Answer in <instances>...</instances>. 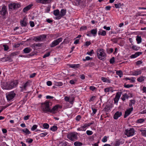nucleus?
<instances>
[{
    "label": "nucleus",
    "mask_w": 146,
    "mask_h": 146,
    "mask_svg": "<svg viewBox=\"0 0 146 146\" xmlns=\"http://www.w3.org/2000/svg\"><path fill=\"white\" fill-rule=\"evenodd\" d=\"M50 102L46 101L44 102L41 103V109L43 112L46 113L50 111V107L49 106Z\"/></svg>",
    "instance_id": "nucleus-1"
},
{
    "label": "nucleus",
    "mask_w": 146,
    "mask_h": 146,
    "mask_svg": "<svg viewBox=\"0 0 146 146\" xmlns=\"http://www.w3.org/2000/svg\"><path fill=\"white\" fill-rule=\"evenodd\" d=\"M97 56L99 59L101 60H104L106 59V56L104 50L102 48L98 49L97 50Z\"/></svg>",
    "instance_id": "nucleus-2"
},
{
    "label": "nucleus",
    "mask_w": 146,
    "mask_h": 146,
    "mask_svg": "<svg viewBox=\"0 0 146 146\" xmlns=\"http://www.w3.org/2000/svg\"><path fill=\"white\" fill-rule=\"evenodd\" d=\"M18 83L17 81L14 80L10 82L9 84H7L5 86L6 90H10L16 87Z\"/></svg>",
    "instance_id": "nucleus-3"
},
{
    "label": "nucleus",
    "mask_w": 146,
    "mask_h": 146,
    "mask_svg": "<svg viewBox=\"0 0 146 146\" xmlns=\"http://www.w3.org/2000/svg\"><path fill=\"white\" fill-rule=\"evenodd\" d=\"M136 131L133 128H131L129 129H126L125 132V134L128 137H130L133 135Z\"/></svg>",
    "instance_id": "nucleus-4"
},
{
    "label": "nucleus",
    "mask_w": 146,
    "mask_h": 146,
    "mask_svg": "<svg viewBox=\"0 0 146 146\" xmlns=\"http://www.w3.org/2000/svg\"><path fill=\"white\" fill-rule=\"evenodd\" d=\"M67 137L70 140L74 141L78 139L77 133L75 132L70 133L67 135Z\"/></svg>",
    "instance_id": "nucleus-5"
},
{
    "label": "nucleus",
    "mask_w": 146,
    "mask_h": 146,
    "mask_svg": "<svg viewBox=\"0 0 146 146\" xmlns=\"http://www.w3.org/2000/svg\"><path fill=\"white\" fill-rule=\"evenodd\" d=\"M8 7L9 9L15 10L20 7L21 5L19 3H13L9 4Z\"/></svg>",
    "instance_id": "nucleus-6"
},
{
    "label": "nucleus",
    "mask_w": 146,
    "mask_h": 146,
    "mask_svg": "<svg viewBox=\"0 0 146 146\" xmlns=\"http://www.w3.org/2000/svg\"><path fill=\"white\" fill-rule=\"evenodd\" d=\"M16 94L13 91L9 92L6 94L7 98L8 101H10L13 99L16 96Z\"/></svg>",
    "instance_id": "nucleus-7"
},
{
    "label": "nucleus",
    "mask_w": 146,
    "mask_h": 146,
    "mask_svg": "<svg viewBox=\"0 0 146 146\" xmlns=\"http://www.w3.org/2000/svg\"><path fill=\"white\" fill-rule=\"evenodd\" d=\"M61 106L59 105H56L54 106L52 109L50 108L49 112L53 114L56 113L58 109H61Z\"/></svg>",
    "instance_id": "nucleus-8"
},
{
    "label": "nucleus",
    "mask_w": 146,
    "mask_h": 146,
    "mask_svg": "<svg viewBox=\"0 0 146 146\" xmlns=\"http://www.w3.org/2000/svg\"><path fill=\"white\" fill-rule=\"evenodd\" d=\"M46 35H42L39 36L35 37L33 38V40H35L36 42L41 41L46 39Z\"/></svg>",
    "instance_id": "nucleus-9"
},
{
    "label": "nucleus",
    "mask_w": 146,
    "mask_h": 146,
    "mask_svg": "<svg viewBox=\"0 0 146 146\" xmlns=\"http://www.w3.org/2000/svg\"><path fill=\"white\" fill-rule=\"evenodd\" d=\"M62 40V38H60L54 40L50 45L51 47H53L58 45Z\"/></svg>",
    "instance_id": "nucleus-10"
},
{
    "label": "nucleus",
    "mask_w": 146,
    "mask_h": 146,
    "mask_svg": "<svg viewBox=\"0 0 146 146\" xmlns=\"http://www.w3.org/2000/svg\"><path fill=\"white\" fill-rule=\"evenodd\" d=\"M66 13V10L65 9H62L60 11V13L59 16L56 17V18L57 19H60L62 17L64 16Z\"/></svg>",
    "instance_id": "nucleus-11"
},
{
    "label": "nucleus",
    "mask_w": 146,
    "mask_h": 146,
    "mask_svg": "<svg viewBox=\"0 0 146 146\" xmlns=\"http://www.w3.org/2000/svg\"><path fill=\"white\" fill-rule=\"evenodd\" d=\"M1 61L3 62H5L7 61H8L9 62H11L13 61L12 58L11 57L9 56L7 57L2 58L1 59Z\"/></svg>",
    "instance_id": "nucleus-12"
},
{
    "label": "nucleus",
    "mask_w": 146,
    "mask_h": 146,
    "mask_svg": "<svg viewBox=\"0 0 146 146\" xmlns=\"http://www.w3.org/2000/svg\"><path fill=\"white\" fill-rule=\"evenodd\" d=\"M121 92H118L116 93L114 100L115 103H117L118 102L121 95Z\"/></svg>",
    "instance_id": "nucleus-13"
},
{
    "label": "nucleus",
    "mask_w": 146,
    "mask_h": 146,
    "mask_svg": "<svg viewBox=\"0 0 146 146\" xmlns=\"http://www.w3.org/2000/svg\"><path fill=\"white\" fill-rule=\"evenodd\" d=\"M133 107H131L129 109L127 110L125 112L124 117V118H126L131 113V112L133 110Z\"/></svg>",
    "instance_id": "nucleus-14"
},
{
    "label": "nucleus",
    "mask_w": 146,
    "mask_h": 146,
    "mask_svg": "<svg viewBox=\"0 0 146 146\" xmlns=\"http://www.w3.org/2000/svg\"><path fill=\"white\" fill-rule=\"evenodd\" d=\"M7 12V9L6 6L4 5L3 6L2 9L0 11V14L3 16H4L5 15Z\"/></svg>",
    "instance_id": "nucleus-15"
},
{
    "label": "nucleus",
    "mask_w": 146,
    "mask_h": 146,
    "mask_svg": "<svg viewBox=\"0 0 146 146\" xmlns=\"http://www.w3.org/2000/svg\"><path fill=\"white\" fill-rule=\"evenodd\" d=\"M21 25L23 27H25L27 26V19L25 17L23 20H21L20 21Z\"/></svg>",
    "instance_id": "nucleus-16"
},
{
    "label": "nucleus",
    "mask_w": 146,
    "mask_h": 146,
    "mask_svg": "<svg viewBox=\"0 0 146 146\" xmlns=\"http://www.w3.org/2000/svg\"><path fill=\"white\" fill-rule=\"evenodd\" d=\"M122 113L121 112L117 111L114 115L113 117L115 119H117L119 117L122 115Z\"/></svg>",
    "instance_id": "nucleus-17"
},
{
    "label": "nucleus",
    "mask_w": 146,
    "mask_h": 146,
    "mask_svg": "<svg viewBox=\"0 0 146 146\" xmlns=\"http://www.w3.org/2000/svg\"><path fill=\"white\" fill-rule=\"evenodd\" d=\"M51 0H36V2L37 3H41L43 4L50 3Z\"/></svg>",
    "instance_id": "nucleus-18"
},
{
    "label": "nucleus",
    "mask_w": 146,
    "mask_h": 146,
    "mask_svg": "<svg viewBox=\"0 0 146 146\" xmlns=\"http://www.w3.org/2000/svg\"><path fill=\"white\" fill-rule=\"evenodd\" d=\"M88 127L86 123L83 124L80 127H78L77 129V130L78 131H85L86 130V128Z\"/></svg>",
    "instance_id": "nucleus-19"
},
{
    "label": "nucleus",
    "mask_w": 146,
    "mask_h": 146,
    "mask_svg": "<svg viewBox=\"0 0 146 146\" xmlns=\"http://www.w3.org/2000/svg\"><path fill=\"white\" fill-rule=\"evenodd\" d=\"M141 69H137L133 72L132 75L135 76L140 75L141 73Z\"/></svg>",
    "instance_id": "nucleus-20"
},
{
    "label": "nucleus",
    "mask_w": 146,
    "mask_h": 146,
    "mask_svg": "<svg viewBox=\"0 0 146 146\" xmlns=\"http://www.w3.org/2000/svg\"><path fill=\"white\" fill-rule=\"evenodd\" d=\"M98 34L99 35L104 36L106 35V32L105 31L100 29L98 32Z\"/></svg>",
    "instance_id": "nucleus-21"
},
{
    "label": "nucleus",
    "mask_w": 146,
    "mask_h": 146,
    "mask_svg": "<svg viewBox=\"0 0 146 146\" xmlns=\"http://www.w3.org/2000/svg\"><path fill=\"white\" fill-rule=\"evenodd\" d=\"M33 6V4H30L26 7H25L23 9V11L24 13L27 12Z\"/></svg>",
    "instance_id": "nucleus-22"
},
{
    "label": "nucleus",
    "mask_w": 146,
    "mask_h": 146,
    "mask_svg": "<svg viewBox=\"0 0 146 146\" xmlns=\"http://www.w3.org/2000/svg\"><path fill=\"white\" fill-rule=\"evenodd\" d=\"M139 131L141 132V134L142 136L146 137V129L141 128L139 129Z\"/></svg>",
    "instance_id": "nucleus-23"
},
{
    "label": "nucleus",
    "mask_w": 146,
    "mask_h": 146,
    "mask_svg": "<svg viewBox=\"0 0 146 146\" xmlns=\"http://www.w3.org/2000/svg\"><path fill=\"white\" fill-rule=\"evenodd\" d=\"M32 50L30 47H27L25 48L23 50V51L24 52L25 54H27L30 52Z\"/></svg>",
    "instance_id": "nucleus-24"
},
{
    "label": "nucleus",
    "mask_w": 146,
    "mask_h": 146,
    "mask_svg": "<svg viewBox=\"0 0 146 146\" xmlns=\"http://www.w3.org/2000/svg\"><path fill=\"white\" fill-rule=\"evenodd\" d=\"M146 78L145 76H141L137 79V80L139 82H141L144 81Z\"/></svg>",
    "instance_id": "nucleus-25"
},
{
    "label": "nucleus",
    "mask_w": 146,
    "mask_h": 146,
    "mask_svg": "<svg viewBox=\"0 0 146 146\" xmlns=\"http://www.w3.org/2000/svg\"><path fill=\"white\" fill-rule=\"evenodd\" d=\"M69 66L70 67L72 68L76 69L78 68L80 66V64H69Z\"/></svg>",
    "instance_id": "nucleus-26"
},
{
    "label": "nucleus",
    "mask_w": 146,
    "mask_h": 146,
    "mask_svg": "<svg viewBox=\"0 0 146 146\" xmlns=\"http://www.w3.org/2000/svg\"><path fill=\"white\" fill-rule=\"evenodd\" d=\"M30 85V82H27L26 83H25L23 87H20V88H22V89H25L26 90V87Z\"/></svg>",
    "instance_id": "nucleus-27"
},
{
    "label": "nucleus",
    "mask_w": 146,
    "mask_h": 146,
    "mask_svg": "<svg viewBox=\"0 0 146 146\" xmlns=\"http://www.w3.org/2000/svg\"><path fill=\"white\" fill-rule=\"evenodd\" d=\"M136 40L138 44H139L141 43L142 41V38H141V36H137L136 38Z\"/></svg>",
    "instance_id": "nucleus-28"
},
{
    "label": "nucleus",
    "mask_w": 146,
    "mask_h": 146,
    "mask_svg": "<svg viewBox=\"0 0 146 146\" xmlns=\"http://www.w3.org/2000/svg\"><path fill=\"white\" fill-rule=\"evenodd\" d=\"M97 31V29L96 28L92 29L90 31L91 33L94 36H95L96 35Z\"/></svg>",
    "instance_id": "nucleus-29"
},
{
    "label": "nucleus",
    "mask_w": 146,
    "mask_h": 146,
    "mask_svg": "<svg viewBox=\"0 0 146 146\" xmlns=\"http://www.w3.org/2000/svg\"><path fill=\"white\" fill-rule=\"evenodd\" d=\"M129 97L128 95L126 94H125L122 96V97L121 98V99L123 101H125V99H128Z\"/></svg>",
    "instance_id": "nucleus-30"
},
{
    "label": "nucleus",
    "mask_w": 146,
    "mask_h": 146,
    "mask_svg": "<svg viewBox=\"0 0 146 146\" xmlns=\"http://www.w3.org/2000/svg\"><path fill=\"white\" fill-rule=\"evenodd\" d=\"M53 14L55 16H59L60 14V11L58 9L54 10L53 12Z\"/></svg>",
    "instance_id": "nucleus-31"
},
{
    "label": "nucleus",
    "mask_w": 146,
    "mask_h": 146,
    "mask_svg": "<svg viewBox=\"0 0 146 146\" xmlns=\"http://www.w3.org/2000/svg\"><path fill=\"white\" fill-rule=\"evenodd\" d=\"M22 131L27 134H29L31 133V132L27 128H25L22 130Z\"/></svg>",
    "instance_id": "nucleus-32"
},
{
    "label": "nucleus",
    "mask_w": 146,
    "mask_h": 146,
    "mask_svg": "<svg viewBox=\"0 0 146 146\" xmlns=\"http://www.w3.org/2000/svg\"><path fill=\"white\" fill-rule=\"evenodd\" d=\"M75 146H81L83 145V143L79 141H76L74 143Z\"/></svg>",
    "instance_id": "nucleus-33"
},
{
    "label": "nucleus",
    "mask_w": 146,
    "mask_h": 146,
    "mask_svg": "<svg viewBox=\"0 0 146 146\" xmlns=\"http://www.w3.org/2000/svg\"><path fill=\"white\" fill-rule=\"evenodd\" d=\"M110 107L109 106H106L104 109L103 111L106 112L110 110Z\"/></svg>",
    "instance_id": "nucleus-34"
},
{
    "label": "nucleus",
    "mask_w": 146,
    "mask_h": 146,
    "mask_svg": "<svg viewBox=\"0 0 146 146\" xmlns=\"http://www.w3.org/2000/svg\"><path fill=\"white\" fill-rule=\"evenodd\" d=\"M135 102V100H130V102L129 104V107H132V105L134 104Z\"/></svg>",
    "instance_id": "nucleus-35"
},
{
    "label": "nucleus",
    "mask_w": 146,
    "mask_h": 146,
    "mask_svg": "<svg viewBox=\"0 0 146 146\" xmlns=\"http://www.w3.org/2000/svg\"><path fill=\"white\" fill-rule=\"evenodd\" d=\"M116 73L117 75L119 76L120 78L121 77L123 76L122 72L121 70L117 71L116 72Z\"/></svg>",
    "instance_id": "nucleus-36"
},
{
    "label": "nucleus",
    "mask_w": 146,
    "mask_h": 146,
    "mask_svg": "<svg viewBox=\"0 0 146 146\" xmlns=\"http://www.w3.org/2000/svg\"><path fill=\"white\" fill-rule=\"evenodd\" d=\"M42 44L38 43L37 44H34L33 45V46L34 48H36L37 47H40L42 46Z\"/></svg>",
    "instance_id": "nucleus-37"
},
{
    "label": "nucleus",
    "mask_w": 146,
    "mask_h": 146,
    "mask_svg": "<svg viewBox=\"0 0 146 146\" xmlns=\"http://www.w3.org/2000/svg\"><path fill=\"white\" fill-rule=\"evenodd\" d=\"M57 127L56 126L54 125L51 127L50 129L53 131H55L57 130Z\"/></svg>",
    "instance_id": "nucleus-38"
},
{
    "label": "nucleus",
    "mask_w": 146,
    "mask_h": 146,
    "mask_svg": "<svg viewBox=\"0 0 146 146\" xmlns=\"http://www.w3.org/2000/svg\"><path fill=\"white\" fill-rule=\"evenodd\" d=\"M55 85L58 86H60L62 85L63 83L61 82H56L55 84Z\"/></svg>",
    "instance_id": "nucleus-39"
},
{
    "label": "nucleus",
    "mask_w": 146,
    "mask_h": 146,
    "mask_svg": "<svg viewBox=\"0 0 146 146\" xmlns=\"http://www.w3.org/2000/svg\"><path fill=\"white\" fill-rule=\"evenodd\" d=\"M132 48L134 50H137L140 48L139 47H138L136 46L133 45L132 47Z\"/></svg>",
    "instance_id": "nucleus-40"
},
{
    "label": "nucleus",
    "mask_w": 146,
    "mask_h": 146,
    "mask_svg": "<svg viewBox=\"0 0 146 146\" xmlns=\"http://www.w3.org/2000/svg\"><path fill=\"white\" fill-rule=\"evenodd\" d=\"M145 120L144 119L141 118L138 119L137 121V123H142Z\"/></svg>",
    "instance_id": "nucleus-41"
},
{
    "label": "nucleus",
    "mask_w": 146,
    "mask_h": 146,
    "mask_svg": "<svg viewBox=\"0 0 146 146\" xmlns=\"http://www.w3.org/2000/svg\"><path fill=\"white\" fill-rule=\"evenodd\" d=\"M43 126L44 129H48L49 128V125L47 123H44L43 125Z\"/></svg>",
    "instance_id": "nucleus-42"
},
{
    "label": "nucleus",
    "mask_w": 146,
    "mask_h": 146,
    "mask_svg": "<svg viewBox=\"0 0 146 146\" xmlns=\"http://www.w3.org/2000/svg\"><path fill=\"white\" fill-rule=\"evenodd\" d=\"M133 84H125L124 85V86L126 88H129L130 87H132L133 86Z\"/></svg>",
    "instance_id": "nucleus-43"
},
{
    "label": "nucleus",
    "mask_w": 146,
    "mask_h": 146,
    "mask_svg": "<svg viewBox=\"0 0 146 146\" xmlns=\"http://www.w3.org/2000/svg\"><path fill=\"white\" fill-rule=\"evenodd\" d=\"M33 141V140L31 138H28L26 140V142H27L29 143H31Z\"/></svg>",
    "instance_id": "nucleus-44"
},
{
    "label": "nucleus",
    "mask_w": 146,
    "mask_h": 146,
    "mask_svg": "<svg viewBox=\"0 0 146 146\" xmlns=\"http://www.w3.org/2000/svg\"><path fill=\"white\" fill-rule=\"evenodd\" d=\"M47 134V132H45L40 134V136L41 137H43L46 136Z\"/></svg>",
    "instance_id": "nucleus-45"
},
{
    "label": "nucleus",
    "mask_w": 146,
    "mask_h": 146,
    "mask_svg": "<svg viewBox=\"0 0 146 146\" xmlns=\"http://www.w3.org/2000/svg\"><path fill=\"white\" fill-rule=\"evenodd\" d=\"M37 127V126L36 125H34L33 127L31 128V130L32 131H34L35 129H36Z\"/></svg>",
    "instance_id": "nucleus-46"
},
{
    "label": "nucleus",
    "mask_w": 146,
    "mask_h": 146,
    "mask_svg": "<svg viewBox=\"0 0 146 146\" xmlns=\"http://www.w3.org/2000/svg\"><path fill=\"white\" fill-rule=\"evenodd\" d=\"M86 134H87V135H92L93 134V132L92 131H91L90 130H87L86 132Z\"/></svg>",
    "instance_id": "nucleus-47"
},
{
    "label": "nucleus",
    "mask_w": 146,
    "mask_h": 146,
    "mask_svg": "<svg viewBox=\"0 0 146 146\" xmlns=\"http://www.w3.org/2000/svg\"><path fill=\"white\" fill-rule=\"evenodd\" d=\"M113 51V49L112 48H110L108 49L107 50V52L108 53H112Z\"/></svg>",
    "instance_id": "nucleus-48"
},
{
    "label": "nucleus",
    "mask_w": 146,
    "mask_h": 146,
    "mask_svg": "<svg viewBox=\"0 0 146 146\" xmlns=\"http://www.w3.org/2000/svg\"><path fill=\"white\" fill-rule=\"evenodd\" d=\"M115 7L116 8H119L121 6V3L115 4H114Z\"/></svg>",
    "instance_id": "nucleus-49"
},
{
    "label": "nucleus",
    "mask_w": 146,
    "mask_h": 146,
    "mask_svg": "<svg viewBox=\"0 0 146 146\" xmlns=\"http://www.w3.org/2000/svg\"><path fill=\"white\" fill-rule=\"evenodd\" d=\"M92 58H90L89 56H87L86 57V58L85 59H83V60L84 61H86L87 60H92Z\"/></svg>",
    "instance_id": "nucleus-50"
},
{
    "label": "nucleus",
    "mask_w": 146,
    "mask_h": 146,
    "mask_svg": "<svg viewBox=\"0 0 146 146\" xmlns=\"http://www.w3.org/2000/svg\"><path fill=\"white\" fill-rule=\"evenodd\" d=\"M50 52H49L47 53H46L43 56V58H45L47 57H48L50 55Z\"/></svg>",
    "instance_id": "nucleus-51"
},
{
    "label": "nucleus",
    "mask_w": 146,
    "mask_h": 146,
    "mask_svg": "<svg viewBox=\"0 0 146 146\" xmlns=\"http://www.w3.org/2000/svg\"><path fill=\"white\" fill-rule=\"evenodd\" d=\"M18 53L17 52H14L11 53V55H10L12 58V57L13 56L16 55Z\"/></svg>",
    "instance_id": "nucleus-52"
},
{
    "label": "nucleus",
    "mask_w": 146,
    "mask_h": 146,
    "mask_svg": "<svg viewBox=\"0 0 146 146\" xmlns=\"http://www.w3.org/2000/svg\"><path fill=\"white\" fill-rule=\"evenodd\" d=\"M107 137L105 136L102 139V141L103 142H105L107 141Z\"/></svg>",
    "instance_id": "nucleus-53"
},
{
    "label": "nucleus",
    "mask_w": 146,
    "mask_h": 146,
    "mask_svg": "<svg viewBox=\"0 0 146 146\" xmlns=\"http://www.w3.org/2000/svg\"><path fill=\"white\" fill-rule=\"evenodd\" d=\"M114 62H115L114 57H113L110 59V63L111 64H113L114 63Z\"/></svg>",
    "instance_id": "nucleus-54"
},
{
    "label": "nucleus",
    "mask_w": 146,
    "mask_h": 146,
    "mask_svg": "<svg viewBox=\"0 0 146 146\" xmlns=\"http://www.w3.org/2000/svg\"><path fill=\"white\" fill-rule=\"evenodd\" d=\"M3 46L4 47V50L5 51H7L8 50V49H9V47L8 46L6 45H3Z\"/></svg>",
    "instance_id": "nucleus-55"
},
{
    "label": "nucleus",
    "mask_w": 146,
    "mask_h": 146,
    "mask_svg": "<svg viewBox=\"0 0 146 146\" xmlns=\"http://www.w3.org/2000/svg\"><path fill=\"white\" fill-rule=\"evenodd\" d=\"M110 89L111 88L109 87L105 88L104 90V92H108L110 91Z\"/></svg>",
    "instance_id": "nucleus-56"
},
{
    "label": "nucleus",
    "mask_w": 146,
    "mask_h": 146,
    "mask_svg": "<svg viewBox=\"0 0 146 146\" xmlns=\"http://www.w3.org/2000/svg\"><path fill=\"white\" fill-rule=\"evenodd\" d=\"M81 118L80 115H78L76 118V121H79Z\"/></svg>",
    "instance_id": "nucleus-57"
},
{
    "label": "nucleus",
    "mask_w": 146,
    "mask_h": 146,
    "mask_svg": "<svg viewBox=\"0 0 146 146\" xmlns=\"http://www.w3.org/2000/svg\"><path fill=\"white\" fill-rule=\"evenodd\" d=\"M74 98H70V100H69V101L68 102H69L70 104H72L74 100Z\"/></svg>",
    "instance_id": "nucleus-58"
},
{
    "label": "nucleus",
    "mask_w": 146,
    "mask_h": 146,
    "mask_svg": "<svg viewBox=\"0 0 146 146\" xmlns=\"http://www.w3.org/2000/svg\"><path fill=\"white\" fill-rule=\"evenodd\" d=\"M94 53V50H92L90 52H87V54L90 55L91 56L92 54Z\"/></svg>",
    "instance_id": "nucleus-59"
},
{
    "label": "nucleus",
    "mask_w": 146,
    "mask_h": 146,
    "mask_svg": "<svg viewBox=\"0 0 146 146\" xmlns=\"http://www.w3.org/2000/svg\"><path fill=\"white\" fill-rule=\"evenodd\" d=\"M30 117V115H27L25 116L24 117V120H26L29 119V118Z\"/></svg>",
    "instance_id": "nucleus-60"
},
{
    "label": "nucleus",
    "mask_w": 146,
    "mask_h": 146,
    "mask_svg": "<svg viewBox=\"0 0 146 146\" xmlns=\"http://www.w3.org/2000/svg\"><path fill=\"white\" fill-rule=\"evenodd\" d=\"M87 29V27L86 26H83L81 27L80 28L81 30H86Z\"/></svg>",
    "instance_id": "nucleus-61"
},
{
    "label": "nucleus",
    "mask_w": 146,
    "mask_h": 146,
    "mask_svg": "<svg viewBox=\"0 0 146 146\" xmlns=\"http://www.w3.org/2000/svg\"><path fill=\"white\" fill-rule=\"evenodd\" d=\"M30 26L32 27H33L35 26V24L32 21H30Z\"/></svg>",
    "instance_id": "nucleus-62"
},
{
    "label": "nucleus",
    "mask_w": 146,
    "mask_h": 146,
    "mask_svg": "<svg viewBox=\"0 0 146 146\" xmlns=\"http://www.w3.org/2000/svg\"><path fill=\"white\" fill-rule=\"evenodd\" d=\"M142 52H136L135 54L137 57L140 55L141 54H142Z\"/></svg>",
    "instance_id": "nucleus-63"
},
{
    "label": "nucleus",
    "mask_w": 146,
    "mask_h": 146,
    "mask_svg": "<svg viewBox=\"0 0 146 146\" xmlns=\"http://www.w3.org/2000/svg\"><path fill=\"white\" fill-rule=\"evenodd\" d=\"M91 43L90 41H87L85 42V45L86 46H88Z\"/></svg>",
    "instance_id": "nucleus-64"
}]
</instances>
